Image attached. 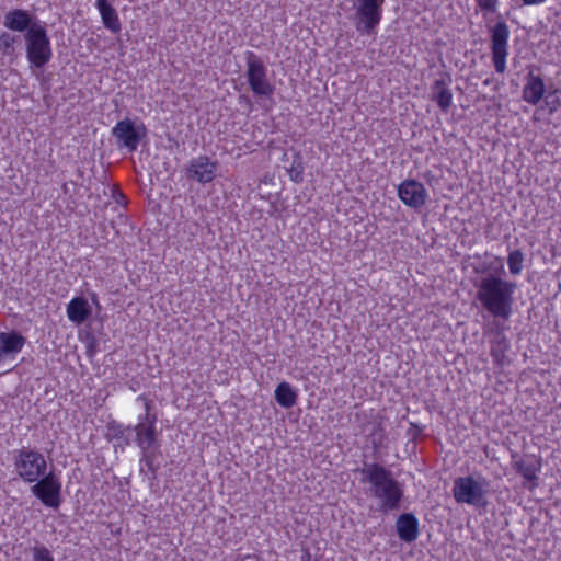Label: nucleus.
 <instances>
[{
  "label": "nucleus",
  "instance_id": "393cba45",
  "mask_svg": "<svg viewBox=\"0 0 561 561\" xmlns=\"http://www.w3.org/2000/svg\"><path fill=\"white\" fill-rule=\"evenodd\" d=\"M290 180L294 183H301L304 181V160L300 152H296L293 157L291 165L287 169Z\"/></svg>",
  "mask_w": 561,
  "mask_h": 561
},
{
  "label": "nucleus",
  "instance_id": "39448f33",
  "mask_svg": "<svg viewBox=\"0 0 561 561\" xmlns=\"http://www.w3.org/2000/svg\"><path fill=\"white\" fill-rule=\"evenodd\" d=\"M24 41L26 58L31 67L41 69L50 61L53 50L45 25H33L27 33H24Z\"/></svg>",
  "mask_w": 561,
  "mask_h": 561
},
{
  "label": "nucleus",
  "instance_id": "e433bc0d",
  "mask_svg": "<svg viewBox=\"0 0 561 561\" xmlns=\"http://www.w3.org/2000/svg\"><path fill=\"white\" fill-rule=\"evenodd\" d=\"M301 561H311V554L309 550L304 551V554L301 556Z\"/></svg>",
  "mask_w": 561,
  "mask_h": 561
},
{
  "label": "nucleus",
  "instance_id": "5701e85b",
  "mask_svg": "<svg viewBox=\"0 0 561 561\" xmlns=\"http://www.w3.org/2000/svg\"><path fill=\"white\" fill-rule=\"evenodd\" d=\"M104 26L113 33L121 31V22L116 10L108 0H96L95 3Z\"/></svg>",
  "mask_w": 561,
  "mask_h": 561
},
{
  "label": "nucleus",
  "instance_id": "412c9836",
  "mask_svg": "<svg viewBox=\"0 0 561 561\" xmlns=\"http://www.w3.org/2000/svg\"><path fill=\"white\" fill-rule=\"evenodd\" d=\"M490 355L493 358L494 364L499 367L508 365L510 359L506 356V353L511 347L510 340L503 333L497 332L490 341Z\"/></svg>",
  "mask_w": 561,
  "mask_h": 561
},
{
  "label": "nucleus",
  "instance_id": "dca6fc26",
  "mask_svg": "<svg viewBox=\"0 0 561 561\" xmlns=\"http://www.w3.org/2000/svg\"><path fill=\"white\" fill-rule=\"evenodd\" d=\"M36 16L23 9H13L4 14L3 26L10 31L27 33L33 25H39Z\"/></svg>",
  "mask_w": 561,
  "mask_h": 561
},
{
  "label": "nucleus",
  "instance_id": "9d476101",
  "mask_svg": "<svg viewBox=\"0 0 561 561\" xmlns=\"http://www.w3.org/2000/svg\"><path fill=\"white\" fill-rule=\"evenodd\" d=\"M32 494L45 506L57 510L61 504V482L54 472H46L31 486Z\"/></svg>",
  "mask_w": 561,
  "mask_h": 561
},
{
  "label": "nucleus",
  "instance_id": "f8f14e48",
  "mask_svg": "<svg viewBox=\"0 0 561 561\" xmlns=\"http://www.w3.org/2000/svg\"><path fill=\"white\" fill-rule=\"evenodd\" d=\"M398 197L405 206L419 210L426 204L428 193L421 182L407 179L398 185Z\"/></svg>",
  "mask_w": 561,
  "mask_h": 561
},
{
  "label": "nucleus",
  "instance_id": "ddd939ff",
  "mask_svg": "<svg viewBox=\"0 0 561 561\" xmlns=\"http://www.w3.org/2000/svg\"><path fill=\"white\" fill-rule=\"evenodd\" d=\"M453 79L450 73L440 72L439 78L434 80L430 90V100L435 102L442 112L447 113L453 103V92L449 88Z\"/></svg>",
  "mask_w": 561,
  "mask_h": 561
},
{
  "label": "nucleus",
  "instance_id": "c9c22d12",
  "mask_svg": "<svg viewBox=\"0 0 561 561\" xmlns=\"http://www.w3.org/2000/svg\"><path fill=\"white\" fill-rule=\"evenodd\" d=\"M114 198L116 199V202L118 204H124L125 203V195L122 192H115L114 193Z\"/></svg>",
  "mask_w": 561,
  "mask_h": 561
},
{
  "label": "nucleus",
  "instance_id": "0eeeda50",
  "mask_svg": "<svg viewBox=\"0 0 561 561\" xmlns=\"http://www.w3.org/2000/svg\"><path fill=\"white\" fill-rule=\"evenodd\" d=\"M385 0H354V25L362 35H374L382 16Z\"/></svg>",
  "mask_w": 561,
  "mask_h": 561
},
{
  "label": "nucleus",
  "instance_id": "f704fd0d",
  "mask_svg": "<svg viewBox=\"0 0 561 561\" xmlns=\"http://www.w3.org/2000/svg\"><path fill=\"white\" fill-rule=\"evenodd\" d=\"M525 5H536L546 2L547 0H522Z\"/></svg>",
  "mask_w": 561,
  "mask_h": 561
},
{
  "label": "nucleus",
  "instance_id": "cd10ccee",
  "mask_svg": "<svg viewBox=\"0 0 561 561\" xmlns=\"http://www.w3.org/2000/svg\"><path fill=\"white\" fill-rule=\"evenodd\" d=\"M525 254L520 250L510 252L507 256V265L512 275H519L523 270Z\"/></svg>",
  "mask_w": 561,
  "mask_h": 561
},
{
  "label": "nucleus",
  "instance_id": "aec40b11",
  "mask_svg": "<svg viewBox=\"0 0 561 561\" xmlns=\"http://www.w3.org/2000/svg\"><path fill=\"white\" fill-rule=\"evenodd\" d=\"M546 92L543 79L539 75L529 71L526 76V84L523 88V100L531 105L540 102Z\"/></svg>",
  "mask_w": 561,
  "mask_h": 561
},
{
  "label": "nucleus",
  "instance_id": "b1692460",
  "mask_svg": "<svg viewBox=\"0 0 561 561\" xmlns=\"http://www.w3.org/2000/svg\"><path fill=\"white\" fill-rule=\"evenodd\" d=\"M274 397L276 402L285 409L294 407L298 399L296 390L291 387L289 382L286 381H283L277 385L274 392Z\"/></svg>",
  "mask_w": 561,
  "mask_h": 561
},
{
  "label": "nucleus",
  "instance_id": "2f4dec72",
  "mask_svg": "<svg viewBox=\"0 0 561 561\" xmlns=\"http://www.w3.org/2000/svg\"><path fill=\"white\" fill-rule=\"evenodd\" d=\"M481 10L494 12L496 10L497 0H476Z\"/></svg>",
  "mask_w": 561,
  "mask_h": 561
},
{
  "label": "nucleus",
  "instance_id": "7ed1b4c3",
  "mask_svg": "<svg viewBox=\"0 0 561 561\" xmlns=\"http://www.w3.org/2000/svg\"><path fill=\"white\" fill-rule=\"evenodd\" d=\"M490 486L491 482L481 474L459 477L454 481L453 495L457 503L485 508Z\"/></svg>",
  "mask_w": 561,
  "mask_h": 561
},
{
  "label": "nucleus",
  "instance_id": "423d86ee",
  "mask_svg": "<svg viewBox=\"0 0 561 561\" xmlns=\"http://www.w3.org/2000/svg\"><path fill=\"white\" fill-rule=\"evenodd\" d=\"M14 454V468L24 482L34 483L46 473L47 461L39 451L23 447Z\"/></svg>",
  "mask_w": 561,
  "mask_h": 561
},
{
  "label": "nucleus",
  "instance_id": "7c9ffc66",
  "mask_svg": "<svg viewBox=\"0 0 561 561\" xmlns=\"http://www.w3.org/2000/svg\"><path fill=\"white\" fill-rule=\"evenodd\" d=\"M423 427L416 423H410V427L407 431L408 436L411 438L413 443H415L416 438L421 435Z\"/></svg>",
  "mask_w": 561,
  "mask_h": 561
},
{
  "label": "nucleus",
  "instance_id": "2eb2a0df",
  "mask_svg": "<svg viewBox=\"0 0 561 561\" xmlns=\"http://www.w3.org/2000/svg\"><path fill=\"white\" fill-rule=\"evenodd\" d=\"M512 466L518 474L530 483L528 486L529 490H533L538 485L536 481L538 479V472H540L542 467L541 457H537L536 455H525L524 457L513 461Z\"/></svg>",
  "mask_w": 561,
  "mask_h": 561
},
{
  "label": "nucleus",
  "instance_id": "a878e982",
  "mask_svg": "<svg viewBox=\"0 0 561 561\" xmlns=\"http://www.w3.org/2000/svg\"><path fill=\"white\" fill-rule=\"evenodd\" d=\"M140 465H145L147 467L148 471L151 473L150 479L154 480L159 470V465L156 463V459L160 454V450L140 451Z\"/></svg>",
  "mask_w": 561,
  "mask_h": 561
},
{
  "label": "nucleus",
  "instance_id": "4468645a",
  "mask_svg": "<svg viewBox=\"0 0 561 561\" xmlns=\"http://www.w3.org/2000/svg\"><path fill=\"white\" fill-rule=\"evenodd\" d=\"M216 161H211L207 156H199L190 162L186 169V178L199 183H208L216 176Z\"/></svg>",
  "mask_w": 561,
  "mask_h": 561
},
{
  "label": "nucleus",
  "instance_id": "f03ea898",
  "mask_svg": "<svg viewBox=\"0 0 561 561\" xmlns=\"http://www.w3.org/2000/svg\"><path fill=\"white\" fill-rule=\"evenodd\" d=\"M357 471L362 476L360 482L369 484L368 493L379 501V512L386 515L400 510L403 488L389 469L377 462H364Z\"/></svg>",
  "mask_w": 561,
  "mask_h": 561
},
{
  "label": "nucleus",
  "instance_id": "c756f323",
  "mask_svg": "<svg viewBox=\"0 0 561 561\" xmlns=\"http://www.w3.org/2000/svg\"><path fill=\"white\" fill-rule=\"evenodd\" d=\"M558 90L549 92L546 96V104L549 106V112L553 113L560 105L559 98L557 96Z\"/></svg>",
  "mask_w": 561,
  "mask_h": 561
},
{
  "label": "nucleus",
  "instance_id": "1a4fd4ad",
  "mask_svg": "<svg viewBox=\"0 0 561 561\" xmlns=\"http://www.w3.org/2000/svg\"><path fill=\"white\" fill-rule=\"evenodd\" d=\"M111 133L115 138L116 147L125 149L127 152L136 151L140 141L147 137L145 124H137L128 117L118 121Z\"/></svg>",
  "mask_w": 561,
  "mask_h": 561
},
{
  "label": "nucleus",
  "instance_id": "bb28decb",
  "mask_svg": "<svg viewBox=\"0 0 561 561\" xmlns=\"http://www.w3.org/2000/svg\"><path fill=\"white\" fill-rule=\"evenodd\" d=\"M19 39V36L12 35L8 32H3L0 34V54L2 56H8L11 59L15 55L14 44Z\"/></svg>",
  "mask_w": 561,
  "mask_h": 561
},
{
  "label": "nucleus",
  "instance_id": "473e14b6",
  "mask_svg": "<svg viewBox=\"0 0 561 561\" xmlns=\"http://www.w3.org/2000/svg\"><path fill=\"white\" fill-rule=\"evenodd\" d=\"M98 351V341L94 336H91L88 341V344H87V356L89 358H93L95 353Z\"/></svg>",
  "mask_w": 561,
  "mask_h": 561
},
{
  "label": "nucleus",
  "instance_id": "f3484780",
  "mask_svg": "<svg viewBox=\"0 0 561 561\" xmlns=\"http://www.w3.org/2000/svg\"><path fill=\"white\" fill-rule=\"evenodd\" d=\"M104 437L114 443V448L124 449L133 443V425H124L116 420H110L105 425Z\"/></svg>",
  "mask_w": 561,
  "mask_h": 561
},
{
  "label": "nucleus",
  "instance_id": "a211bd4d",
  "mask_svg": "<svg viewBox=\"0 0 561 561\" xmlns=\"http://www.w3.org/2000/svg\"><path fill=\"white\" fill-rule=\"evenodd\" d=\"M419 525V519L413 513H402L396 523L398 537L408 543L415 541L420 534Z\"/></svg>",
  "mask_w": 561,
  "mask_h": 561
},
{
  "label": "nucleus",
  "instance_id": "c85d7f7f",
  "mask_svg": "<svg viewBox=\"0 0 561 561\" xmlns=\"http://www.w3.org/2000/svg\"><path fill=\"white\" fill-rule=\"evenodd\" d=\"M33 560L32 561H54V558L45 546H35L32 549Z\"/></svg>",
  "mask_w": 561,
  "mask_h": 561
},
{
  "label": "nucleus",
  "instance_id": "6e6552de",
  "mask_svg": "<svg viewBox=\"0 0 561 561\" xmlns=\"http://www.w3.org/2000/svg\"><path fill=\"white\" fill-rule=\"evenodd\" d=\"M245 61V76L252 92L261 98H271L274 93V85L267 80V69L261 57L253 51H247Z\"/></svg>",
  "mask_w": 561,
  "mask_h": 561
},
{
  "label": "nucleus",
  "instance_id": "6ab92c4d",
  "mask_svg": "<svg viewBox=\"0 0 561 561\" xmlns=\"http://www.w3.org/2000/svg\"><path fill=\"white\" fill-rule=\"evenodd\" d=\"M26 340L18 331L0 332V362L14 357L24 346Z\"/></svg>",
  "mask_w": 561,
  "mask_h": 561
},
{
  "label": "nucleus",
  "instance_id": "4c0bfd02",
  "mask_svg": "<svg viewBox=\"0 0 561 561\" xmlns=\"http://www.w3.org/2000/svg\"><path fill=\"white\" fill-rule=\"evenodd\" d=\"M140 473L145 474V469L142 467L140 468Z\"/></svg>",
  "mask_w": 561,
  "mask_h": 561
},
{
  "label": "nucleus",
  "instance_id": "f257e3e1",
  "mask_svg": "<svg viewBox=\"0 0 561 561\" xmlns=\"http://www.w3.org/2000/svg\"><path fill=\"white\" fill-rule=\"evenodd\" d=\"M496 261L499 266L494 268V273L489 272L490 266L486 263L473 267L474 273L483 274L480 280L474 283L477 299L491 316L507 320L513 311L517 284L501 277L504 266L500 257H496Z\"/></svg>",
  "mask_w": 561,
  "mask_h": 561
},
{
  "label": "nucleus",
  "instance_id": "20e7f679",
  "mask_svg": "<svg viewBox=\"0 0 561 561\" xmlns=\"http://www.w3.org/2000/svg\"><path fill=\"white\" fill-rule=\"evenodd\" d=\"M145 401V414L138 416V422L133 426V443L140 451L159 450L160 431L157 428L158 415L152 411L153 403L144 394L139 396Z\"/></svg>",
  "mask_w": 561,
  "mask_h": 561
},
{
  "label": "nucleus",
  "instance_id": "9b49d317",
  "mask_svg": "<svg viewBox=\"0 0 561 561\" xmlns=\"http://www.w3.org/2000/svg\"><path fill=\"white\" fill-rule=\"evenodd\" d=\"M491 53L495 71L504 73L506 70V57L508 55L510 30L505 21L501 20L490 30Z\"/></svg>",
  "mask_w": 561,
  "mask_h": 561
},
{
  "label": "nucleus",
  "instance_id": "72a5a7b5",
  "mask_svg": "<svg viewBox=\"0 0 561 561\" xmlns=\"http://www.w3.org/2000/svg\"><path fill=\"white\" fill-rule=\"evenodd\" d=\"M77 183L70 182V183H64L62 184V192L66 195H72L76 193Z\"/></svg>",
  "mask_w": 561,
  "mask_h": 561
},
{
  "label": "nucleus",
  "instance_id": "4be33fe9",
  "mask_svg": "<svg viewBox=\"0 0 561 561\" xmlns=\"http://www.w3.org/2000/svg\"><path fill=\"white\" fill-rule=\"evenodd\" d=\"M67 316L76 324L85 322L91 316V307L88 300L82 296L72 298L67 305Z\"/></svg>",
  "mask_w": 561,
  "mask_h": 561
}]
</instances>
